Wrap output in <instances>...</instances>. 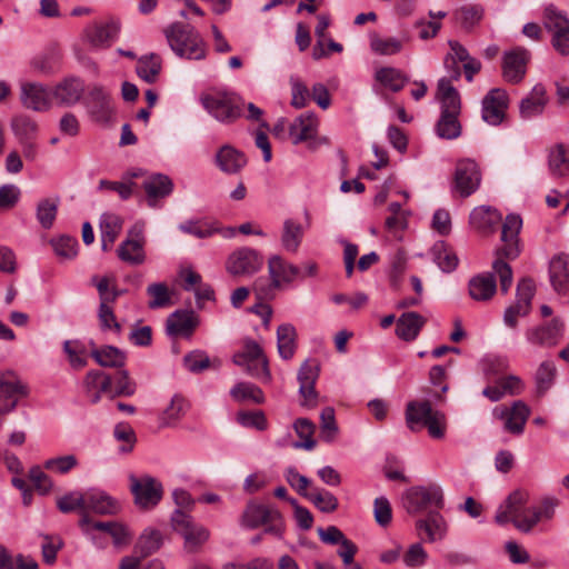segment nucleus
<instances>
[{
  "label": "nucleus",
  "mask_w": 569,
  "mask_h": 569,
  "mask_svg": "<svg viewBox=\"0 0 569 569\" xmlns=\"http://www.w3.org/2000/svg\"><path fill=\"white\" fill-rule=\"evenodd\" d=\"M219 230L216 222L208 220H189L180 224V231L199 239L209 238L219 232Z\"/></svg>",
  "instance_id": "de8ad7c7"
},
{
  "label": "nucleus",
  "mask_w": 569,
  "mask_h": 569,
  "mask_svg": "<svg viewBox=\"0 0 569 569\" xmlns=\"http://www.w3.org/2000/svg\"><path fill=\"white\" fill-rule=\"evenodd\" d=\"M91 357L101 367L122 368L126 363V353L117 347L103 346L91 351Z\"/></svg>",
  "instance_id": "58836bf2"
},
{
  "label": "nucleus",
  "mask_w": 569,
  "mask_h": 569,
  "mask_svg": "<svg viewBox=\"0 0 569 569\" xmlns=\"http://www.w3.org/2000/svg\"><path fill=\"white\" fill-rule=\"evenodd\" d=\"M268 270L273 288H279L282 283H289L300 274L298 267L286 262L280 256H273L269 259Z\"/></svg>",
  "instance_id": "2f4dec72"
},
{
  "label": "nucleus",
  "mask_w": 569,
  "mask_h": 569,
  "mask_svg": "<svg viewBox=\"0 0 569 569\" xmlns=\"http://www.w3.org/2000/svg\"><path fill=\"white\" fill-rule=\"evenodd\" d=\"M302 238L301 224L293 220H286L281 237L282 246L287 251L296 252Z\"/></svg>",
  "instance_id": "052dcab7"
},
{
  "label": "nucleus",
  "mask_w": 569,
  "mask_h": 569,
  "mask_svg": "<svg viewBox=\"0 0 569 569\" xmlns=\"http://www.w3.org/2000/svg\"><path fill=\"white\" fill-rule=\"evenodd\" d=\"M237 422L246 428H254L263 431L268 428L266 415L261 410L239 411L237 413Z\"/></svg>",
  "instance_id": "774afa93"
},
{
  "label": "nucleus",
  "mask_w": 569,
  "mask_h": 569,
  "mask_svg": "<svg viewBox=\"0 0 569 569\" xmlns=\"http://www.w3.org/2000/svg\"><path fill=\"white\" fill-rule=\"evenodd\" d=\"M262 264L263 259L256 250L241 248L228 258L227 270L233 276H249L257 272Z\"/></svg>",
  "instance_id": "a211bd4d"
},
{
  "label": "nucleus",
  "mask_w": 569,
  "mask_h": 569,
  "mask_svg": "<svg viewBox=\"0 0 569 569\" xmlns=\"http://www.w3.org/2000/svg\"><path fill=\"white\" fill-rule=\"evenodd\" d=\"M194 502L187 491L180 490V538L184 551L189 553L199 552L210 537V531L203 525L186 513L193 508Z\"/></svg>",
  "instance_id": "20e7f679"
},
{
  "label": "nucleus",
  "mask_w": 569,
  "mask_h": 569,
  "mask_svg": "<svg viewBox=\"0 0 569 569\" xmlns=\"http://www.w3.org/2000/svg\"><path fill=\"white\" fill-rule=\"evenodd\" d=\"M242 525L256 529L261 526L264 527V532L282 537L284 531V522L281 513L269 506L250 501L242 515Z\"/></svg>",
  "instance_id": "39448f33"
},
{
  "label": "nucleus",
  "mask_w": 569,
  "mask_h": 569,
  "mask_svg": "<svg viewBox=\"0 0 569 569\" xmlns=\"http://www.w3.org/2000/svg\"><path fill=\"white\" fill-rule=\"evenodd\" d=\"M141 188L146 192L148 206L153 208L160 199L172 192L173 182L162 173H152L143 179Z\"/></svg>",
  "instance_id": "4be33fe9"
},
{
  "label": "nucleus",
  "mask_w": 569,
  "mask_h": 569,
  "mask_svg": "<svg viewBox=\"0 0 569 569\" xmlns=\"http://www.w3.org/2000/svg\"><path fill=\"white\" fill-rule=\"evenodd\" d=\"M549 168L556 176L569 174V148L563 143L556 144L549 153Z\"/></svg>",
  "instance_id": "49530a36"
},
{
  "label": "nucleus",
  "mask_w": 569,
  "mask_h": 569,
  "mask_svg": "<svg viewBox=\"0 0 569 569\" xmlns=\"http://www.w3.org/2000/svg\"><path fill=\"white\" fill-rule=\"evenodd\" d=\"M522 227V220L517 214H508L502 224L501 241L502 247L497 249V258L492 262V272H482L473 276L468 283L469 295L473 300L488 301L497 291L495 274L499 277L500 288L507 293L512 284V270L503 259H516L520 253L519 232Z\"/></svg>",
  "instance_id": "f257e3e1"
},
{
  "label": "nucleus",
  "mask_w": 569,
  "mask_h": 569,
  "mask_svg": "<svg viewBox=\"0 0 569 569\" xmlns=\"http://www.w3.org/2000/svg\"><path fill=\"white\" fill-rule=\"evenodd\" d=\"M128 479L133 502L140 510H151L159 505L163 496V487L159 480L150 475L137 477L133 473Z\"/></svg>",
  "instance_id": "423d86ee"
},
{
  "label": "nucleus",
  "mask_w": 569,
  "mask_h": 569,
  "mask_svg": "<svg viewBox=\"0 0 569 569\" xmlns=\"http://www.w3.org/2000/svg\"><path fill=\"white\" fill-rule=\"evenodd\" d=\"M28 395V387L13 371L0 370V416L14 410L19 398Z\"/></svg>",
  "instance_id": "f8f14e48"
},
{
  "label": "nucleus",
  "mask_w": 569,
  "mask_h": 569,
  "mask_svg": "<svg viewBox=\"0 0 569 569\" xmlns=\"http://www.w3.org/2000/svg\"><path fill=\"white\" fill-rule=\"evenodd\" d=\"M543 26L551 34V44L561 56L569 54V19L555 6H549L543 12Z\"/></svg>",
  "instance_id": "1a4fd4ad"
},
{
  "label": "nucleus",
  "mask_w": 569,
  "mask_h": 569,
  "mask_svg": "<svg viewBox=\"0 0 569 569\" xmlns=\"http://www.w3.org/2000/svg\"><path fill=\"white\" fill-rule=\"evenodd\" d=\"M548 102L547 91L541 83L536 84L528 97L520 102L519 111L522 119H530L542 113Z\"/></svg>",
  "instance_id": "473e14b6"
},
{
  "label": "nucleus",
  "mask_w": 569,
  "mask_h": 569,
  "mask_svg": "<svg viewBox=\"0 0 569 569\" xmlns=\"http://www.w3.org/2000/svg\"><path fill=\"white\" fill-rule=\"evenodd\" d=\"M83 106L89 118L100 124L108 126L114 117V108L110 92L101 84L89 87L84 98Z\"/></svg>",
  "instance_id": "0eeeda50"
},
{
  "label": "nucleus",
  "mask_w": 569,
  "mask_h": 569,
  "mask_svg": "<svg viewBox=\"0 0 569 569\" xmlns=\"http://www.w3.org/2000/svg\"><path fill=\"white\" fill-rule=\"evenodd\" d=\"M455 19L466 30H471L483 17V8L478 4H468L459 8L453 13Z\"/></svg>",
  "instance_id": "864d4df0"
},
{
  "label": "nucleus",
  "mask_w": 569,
  "mask_h": 569,
  "mask_svg": "<svg viewBox=\"0 0 569 569\" xmlns=\"http://www.w3.org/2000/svg\"><path fill=\"white\" fill-rule=\"evenodd\" d=\"M307 499L326 513L336 511L339 506L337 497L325 489L311 488Z\"/></svg>",
  "instance_id": "5fc2aeb1"
},
{
  "label": "nucleus",
  "mask_w": 569,
  "mask_h": 569,
  "mask_svg": "<svg viewBox=\"0 0 569 569\" xmlns=\"http://www.w3.org/2000/svg\"><path fill=\"white\" fill-rule=\"evenodd\" d=\"M319 119L312 112L297 117L289 126V137L293 144L313 139L318 132Z\"/></svg>",
  "instance_id": "b1692460"
},
{
  "label": "nucleus",
  "mask_w": 569,
  "mask_h": 569,
  "mask_svg": "<svg viewBox=\"0 0 569 569\" xmlns=\"http://www.w3.org/2000/svg\"><path fill=\"white\" fill-rule=\"evenodd\" d=\"M121 24L119 20L109 19L104 22H93L86 27L83 36L86 41L96 49H106L119 36Z\"/></svg>",
  "instance_id": "4468645a"
},
{
  "label": "nucleus",
  "mask_w": 569,
  "mask_h": 569,
  "mask_svg": "<svg viewBox=\"0 0 569 569\" xmlns=\"http://www.w3.org/2000/svg\"><path fill=\"white\" fill-rule=\"evenodd\" d=\"M451 78H441L438 81L437 98L440 101V114H460L461 99L458 90L452 86Z\"/></svg>",
  "instance_id": "bb28decb"
},
{
  "label": "nucleus",
  "mask_w": 569,
  "mask_h": 569,
  "mask_svg": "<svg viewBox=\"0 0 569 569\" xmlns=\"http://www.w3.org/2000/svg\"><path fill=\"white\" fill-rule=\"evenodd\" d=\"M530 52L525 48H515L505 52L502 59V77L509 83H519L526 76Z\"/></svg>",
  "instance_id": "f3484780"
},
{
  "label": "nucleus",
  "mask_w": 569,
  "mask_h": 569,
  "mask_svg": "<svg viewBox=\"0 0 569 569\" xmlns=\"http://www.w3.org/2000/svg\"><path fill=\"white\" fill-rule=\"evenodd\" d=\"M59 198H46L37 206V219L43 229H50L57 217Z\"/></svg>",
  "instance_id": "6e6d98bb"
},
{
  "label": "nucleus",
  "mask_w": 569,
  "mask_h": 569,
  "mask_svg": "<svg viewBox=\"0 0 569 569\" xmlns=\"http://www.w3.org/2000/svg\"><path fill=\"white\" fill-rule=\"evenodd\" d=\"M509 106V96L500 88L491 89L482 99V119L491 126L500 124Z\"/></svg>",
  "instance_id": "dca6fc26"
},
{
  "label": "nucleus",
  "mask_w": 569,
  "mask_h": 569,
  "mask_svg": "<svg viewBox=\"0 0 569 569\" xmlns=\"http://www.w3.org/2000/svg\"><path fill=\"white\" fill-rule=\"evenodd\" d=\"M293 429L301 441L293 443L296 449L312 450L316 447L313 435L316 431L315 423L307 418H298L293 422Z\"/></svg>",
  "instance_id": "c03bdc74"
},
{
  "label": "nucleus",
  "mask_w": 569,
  "mask_h": 569,
  "mask_svg": "<svg viewBox=\"0 0 569 569\" xmlns=\"http://www.w3.org/2000/svg\"><path fill=\"white\" fill-rule=\"evenodd\" d=\"M84 512L92 511L98 515H116L120 506L116 499L106 491L90 489L84 492Z\"/></svg>",
  "instance_id": "a878e982"
},
{
  "label": "nucleus",
  "mask_w": 569,
  "mask_h": 569,
  "mask_svg": "<svg viewBox=\"0 0 569 569\" xmlns=\"http://www.w3.org/2000/svg\"><path fill=\"white\" fill-rule=\"evenodd\" d=\"M161 71L160 58L154 54H146L138 59L136 72L147 83H153Z\"/></svg>",
  "instance_id": "37998d69"
},
{
  "label": "nucleus",
  "mask_w": 569,
  "mask_h": 569,
  "mask_svg": "<svg viewBox=\"0 0 569 569\" xmlns=\"http://www.w3.org/2000/svg\"><path fill=\"white\" fill-rule=\"evenodd\" d=\"M11 127L19 141L37 138L38 124L29 116H16L12 119Z\"/></svg>",
  "instance_id": "4d7b16f0"
},
{
  "label": "nucleus",
  "mask_w": 569,
  "mask_h": 569,
  "mask_svg": "<svg viewBox=\"0 0 569 569\" xmlns=\"http://www.w3.org/2000/svg\"><path fill=\"white\" fill-rule=\"evenodd\" d=\"M297 332L292 325L283 323L277 329V347L280 357L291 359L296 351Z\"/></svg>",
  "instance_id": "ea45409f"
},
{
  "label": "nucleus",
  "mask_w": 569,
  "mask_h": 569,
  "mask_svg": "<svg viewBox=\"0 0 569 569\" xmlns=\"http://www.w3.org/2000/svg\"><path fill=\"white\" fill-rule=\"evenodd\" d=\"M376 79L393 92L400 91L408 81V78L396 68L385 67L376 72Z\"/></svg>",
  "instance_id": "8fccbe9b"
},
{
  "label": "nucleus",
  "mask_w": 569,
  "mask_h": 569,
  "mask_svg": "<svg viewBox=\"0 0 569 569\" xmlns=\"http://www.w3.org/2000/svg\"><path fill=\"white\" fill-rule=\"evenodd\" d=\"M530 409L521 400L515 401L511 408H505L500 418L505 421V430L512 435H521L529 418Z\"/></svg>",
  "instance_id": "cd10ccee"
},
{
  "label": "nucleus",
  "mask_w": 569,
  "mask_h": 569,
  "mask_svg": "<svg viewBox=\"0 0 569 569\" xmlns=\"http://www.w3.org/2000/svg\"><path fill=\"white\" fill-rule=\"evenodd\" d=\"M122 229V219L113 213H103L100 218L101 247L108 251Z\"/></svg>",
  "instance_id": "4c0bfd02"
},
{
  "label": "nucleus",
  "mask_w": 569,
  "mask_h": 569,
  "mask_svg": "<svg viewBox=\"0 0 569 569\" xmlns=\"http://www.w3.org/2000/svg\"><path fill=\"white\" fill-rule=\"evenodd\" d=\"M557 375L556 366L552 361H543L537 369L536 372V382L539 392H546L551 385Z\"/></svg>",
  "instance_id": "69168bd1"
},
{
  "label": "nucleus",
  "mask_w": 569,
  "mask_h": 569,
  "mask_svg": "<svg viewBox=\"0 0 569 569\" xmlns=\"http://www.w3.org/2000/svg\"><path fill=\"white\" fill-rule=\"evenodd\" d=\"M204 109L221 122H232L241 116L239 99L226 92H212L201 98Z\"/></svg>",
  "instance_id": "9d476101"
},
{
  "label": "nucleus",
  "mask_w": 569,
  "mask_h": 569,
  "mask_svg": "<svg viewBox=\"0 0 569 569\" xmlns=\"http://www.w3.org/2000/svg\"><path fill=\"white\" fill-rule=\"evenodd\" d=\"M221 365L219 359L211 360L206 352L193 350L183 357L184 368L192 373H200L208 368H219Z\"/></svg>",
  "instance_id": "a18cd8bd"
},
{
  "label": "nucleus",
  "mask_w": 569,
  "mask_h": 569,
  "mask_svg": "<svg viewBox=\"0 0 569 569\" xmlns=\"http://www.w3.org/2000/svg\"><path fill=\"white\" fill-rule=\"evenodd\" d=\"M218 167L227 173H237L241 170L247 159L244 154L231 146H223L216 156Z\"/></svg>",
  "instance_id": "e433bc0d"
},
{
  "label": "nucleus",
  "mask_w": 569,
  "mask_h": 569,
  "mask_svg": "<svg viewBox=\"0 0 569 569\" xmlns=\"http://www.w3.org/2000/svg\"><path fill=\"white\" fill-rule=\"evenodd\" d=\"M406 423L413 432L426 428L430 437L441 439L446 432L447 419L443 412L431 407L429 400H415L407 403Z\"/></svg>",
  "instance_id": "7ed1b4c3"
},
{
  "label": "nucleus",
  "mask_w": 569,
  "mask_h": 569,
  "mask_svg": "<svg viewBox=\"0 0 569 569\" xmlns=\"http://www.w3.org/2000/svg\"><path fill=\"white\" fill-rule=\"evenodd\" d=\"M416 530L421 540L432 543L445 539L448 523L439 511H429L425 518L416 521Z\"/></svg>",
  "instance_id": "aec40b11"
},
{
  "label": "nucleus",
  "mask_w": 569,
  "mask_h": 569,
  "mask_svg": "<svg viewBox=\"0 0 569 569\" xmlns=\"http://www.w3.org/2000/svg\"><path fill=\"white\" fill-rule=\"evenodd\" d=\"M427 319L418 312H403L396 322V335L405 341H413L425 327Z\"/></svg>",
  "instance_id": "7c9ffc66"
},
{
  "label": "nucleus",
  "mask_w": 569,
  "mask_h": 569,
  "mask_svg": "<svg viewBox=\"0 0 569 569\" xmlns=\"http://www.w3.org/2000/svg\"><path fill=\"white\" fill-rule=\"evenodd\" d=\"M63 351L73 369L79 370L87 366L86 348L79 340H66Z\"/></svg>",
  "instance_id": "680f3d73"
},
{
  "label": "nucleus",
  "mask_w": 569,
  "mask_h": 569,
  "mask_svg": "<svg viewBox=\"0 0 569 569\" xmlns=\"http://www.w3.org/2000/svg\"><path fill=\"white\" fill-rule=\"evenodd\" d=\"M51 92L39 82H22L20 86V100L27 109L44 112L51 107Z\"/></svg>",
  "instance_id": "6ab92c4d"
},
{
  "label": "nucleus",
  "mask_w": 569,
  "mask_h": 569,
  "mask_svg": "<svg viewBox=\"0 0 569 569\" xmlns=\"http://www.w3.org/2000/svg\"><path fill=\"white\" fill-rule=\"evenodd\" d=\"M162 545V535L157 529L147 528L139 537L133 552L140 555V558H147L152 555Z\"/></svg>",
  "instance_id": "a19ab883"
},
{
  "label": "nucleus",
  "mask_w": 569,
  "mask_h": 569,
  "mask_svg": "<svg viewBox=\"0 0 569 569\" xmlns=\"http://www.w3.org/2000/svg\"><path fill=\"white\" fill-rule=\"evenodd\" d=\"M178 391L172 389L161 395L158 408V422L160 428L176 425L178 419Z\"/></svg>",
  "instance_id": "f704fd0d"
},
{
  "label": "nucleus",
  "mask_w": 569,
  "mask_h": 569,
  "mask_svg": "<svg viewBox=\"0 0 569 569\" xmlns=\"http://www.w3.org/2000/svg\"><path fill=\"white\" fill-rule=\"evenodd\" d=\"M402 502L409 513L417 515L432 507L441 509L443 507V495L438 486H418L405 492Z\"/></svg>",
  "instance_id": "6e6552de"
},
{
  "label": "nucleus",
  "mask_w": 569,
  "mask_h": 569,
  "mask_svg": "<svg viewBox=\"0 0 569 569\" xmlns=\"http://www.w3.org/2000/svg\"><path fill=\"white\" fill-rule=\"evenodd\" d=\"M550 283L558 293H566L569 286V254H556L549 263Z\"/></svg>",
  "instance_id": "c756f323"
},
{
  "label": "nucleus",
  "mask_w": 569,
  "mask_h": 569,
  "mask_svg": "<svg viewBox=\"0 0 569 569\" xmlns=\"http://www.w3.org/2000/svg\"><path fill=\"white\" fill-rule=\"evenodd\" d=\"M536 287L531 279L525 278L517 286V298L511 306L520 311L521 317H526L531 311V301L535 296Z\"/></svg>",
  "instance_id": "79ce46f5"
},
{
  "label": "nucleus",
  "mask_w": 569,
  "mask_h": 569,
  "mask_svg": "<svg viewBox=\"0 0 569 569\" xmlns=\"http://www.w3.org/2000/svg\"><path fill=\"white\" fill-rule=\"evenodd\" d=\"M448 46L450 48V51L446 54L443 64L446 70L450 74V78L457 81L461 77V69L458 63L465 62L471 57L468 50L456 40H449Z\"/></svg>",
  "instance_id": "c9c22d12"
},
{
  "label": "nucleus",
  "mask_w": 569,
  "mask_h": 569,
  "mask_svg": "<svg viewBox=\"0 0 569 569\" xmlns=\"http://www.w3.org/2000/svg\"><path fill=\"white\" fill-rule=\"evenodd\" d=\"M84 93V83L80 78L69 77L60 81L51 91L52 99L60 106H73Z\"/></svg>",
  "instance_id": "412c9836"
},
{
  "label": "nucleus",
  "mask_w": 569,
  "mask_h": 569,
  "mask_svg": "<svg viewBox=\"0 0 569 569\" xmlns=\"http://www.w3.org/2000/svg\"><path fill=\"white\" fill-rule=\"evenodd\" d=\"M435 261L438 267L445 272H451L458 266V257L456 253L447 248L443 243L436 244L433 248Z\"/></svg>",
  "instance_id": "0e129e2a"
},
{
  "label": "nucleus",
  "mask_w": 569,
  "mask_h": 569,
  "mask_svg": "<svg viewBox=\"0 0 569 569\" xmlns=\"http://www.w3.org/2000/svg\"><path fill=\"white\" fill-rule=\"evenodd\" d=\"M233 362L237 366L246 367L247 372L254 378L262 379L263 381L271 380L267 359H262L260 366H258L252 363L243 351H240L233 356Z\"/></svg>",
  "instance_id": "603ef678"
},
{
  "label": "nucleus",
  "mask_w": 569,
  "mask_h": 569,
  "mask_svg": "<svg viewBox=\"0 0 569 569\" xmlns=\"http://www.w3.org/2000/svg\"><path fill=\"white\" fill-rule=\"evenodd\" d=\"M129 236L130 238L119 246L118 257L129 263H141L144 258L142 249V227L136 224L130 230Z\"/></svg>",
  "instance_id": "c85d7f7f"
},
{
  "label": "nucleus",
  "mask_w": 569,
  "mask_h": 569,
  "mask_svg": "<svg viewBox=\"0 0 569 569\" xmlns=\"http://www.w3.org/2000/svg\"><path fill=\"white\" fill-rule=\"evenodd\" d=\"M180 290L193 293L198 310L204 309L207 301H216L212 286L191 266H180Z\"/></svg>",
  "instance_id": "9b49d317"
},
{
  "label": "nucleus",
  "mask_w": 569,
  "mask_h": 569,
  "mask_svg": "<svg viewBox=\"0 0 569 569\" xmlns=\"http://www.w3.org/2000/svg\"><path fill=\"white\" fill-rule=\"evenodd\" d=\"M501 220V213L489 206L476 207L469 218L471 227L485 236L495 232Z\"/></svg>",
  "instance_id": "393cba45"
},
{
  "label": "nucleus",
  "mask_w": 569,
  "mask_h": 569,
  "mask_svg": "<svg viewBox=\"0 0 569 569\" xmlns=\"http://www.w3.org/2000/svg\"><path fill=\"white\" fill-rule=\"evenodd\" d=\"M339 428L336 421L335 410L331 407H326L320 413V438L325 442H332L336 440Z\"/></svg>",
  "instance_id": "13d9d810"
},
{
  "label": "nucleus",
  "mask_w": 569,
  "mask_h": 569,
  "mask_svg": "<svg viewBox=\"0 0 569 569\" xmlns=\"http://www.w3.org/2000/svg\"><path fill=\"white\" fill-rule=\"evenodd\" d=\"M529 492L523 489L512 491L499 506L496 522L500 526L512 523L522 533L531 532L540 523L549 522L556 515L559 499L543 497L537 503L528 506Z\"/></svg>",
  "instance_id": "f03ea898"
},
{
  "label": "nucleus",
  "mask_w": 569,
  "mask_h": 569,
  "mask_svg": "<svg viewBox=\"0 0 569 569\" xmlns=\"http://www.w3.org/2000/svg\"><path fill=\"white\" fill-rule=\"evenodd\" d=\"M481 182L478 164L471 159L458 161L455 171V189L467 198L476 192Z\"/></svg>",
  "instance_id": "ddd939ff"
},
{
  "label": "nucleus",
  "mask_w": 569,
  "mask_h": 569,
  "mask_svg": "<svg viewBox=\"0 0 569 569\" xmlns=\"http://www.w3.org/2000/svg\"><path fill=\"white\" fill-rule=\"evenodd\" d=\"M402 41L393 37L381 38L375 33L370 38L371 50L381 56L396 54L402 50Z\"/></svg>",
  "instance_id": "bf43d9fd"
},
{
  "label": "nucleus",
  "mask_w": 569,
  "mask_h": 569,
  "mask_svg": "<svg viewBox=\"0 0 569 569\" xmlns=\"http://www.w3.org/2000/svg\"><path fill=\"white\" fill-rule=\"evenodd\" d=\"M563 332V323L557 319L549 323L527 330L526 337L532 345L553 347L559 342Z\"/></svg>",
  "instance_id": "5701e85b"
},
{
  "label": "nucleus",
  "mask_w": 569,
  "mask_h": 569,
  "mask_svg": "<svg viewBox=\"0 0 569 569\" xmlns=\"http://www.w3.org/2000/svg\"><path fill=\"white\" fill-rule=\"evenodd\" d=\"M84 492L70 491L57 499V507L63 513H69L77 509L84 512Z\"/></svg>",
  "instance_id": "338daca9"
},
{
  "label": "nucleus",
  "mask_w": 569,
  "mask_h": 569,
  "mask_svg": "<svg viewBox=\"0 0 569 569\" xmlns=\"http://www.w3.org/2000/svg\"><path fill=\"white\" fill-rule=\"evenodd\" d=\"M204 56V43L200 34L193 28L188 30L180 29V58L200 60Z\"/></svg>",
  "instance_id": "72a5a7b5"
},
{
  "label": "nucleus",
  "mask_w": 569,
  "mask_h": 569,
  "mask_svg": "<svg viewBox=\"0 0 569 569\" xmlns=\"http://www.w3.org/2000/svg\"><path fill=\"white\" fill-rule=\"evenodd\" d=\"M79 527L86 535H90L91 529L106 532L112 538L116 547L126 546L131 539L129 530L124 525L117 521H92L88 513L81 515Z\"/></svg>",
  "instance_id": "2eb2a0df"
},
{
  "label": "nucleus",
  "mask_w": 569,
  "mask_h": 569,
  "mask_svg": "<svg viewBox=\"0 0 569 569\" xmlns=\"http://www.w3.org/2000/svg\"><path fill=\"white\" fill-rule=\"evenodd\" d=\"M231 397L236 401L250 400L253 403L261 405L264 402V395L262 390L250 382H239L230 390Z\"/></svg>",
  "instance_id": "3c124183"
},
{
  "label": "nucleus",
  "mask_w": 569,
  "mask_h": 569,
  "mask_svg": "<svg viewBox=\"0 0 569 569\" xmlns=\"http://www.w3.org/2000/svg\"><path fill=\"white\" fill-rule=\"evenodd\" d=\"M147 293L151 297V300L148 302L150 309L163 308L171 303L168 287L162 282L149 284Z\"/></svg>",
  "instance_id": "e2e57ef3"
},
{
  "label": "nucleus",
  "mask_w": 569,
  "mask_h": 569,
  "mask_svg": "<svg viewBox=\"0 0 569 569\" xmlns=\"http://www.w3.org/2000/svg\"><path fill=\"white\" fill-rule=\"evenodd\" d=\"M436 132L441 139H457L461 134L459 114H440L436 124Z\"/></svg>",
  "instance_id": "09e8293b"
}]
</instances>
